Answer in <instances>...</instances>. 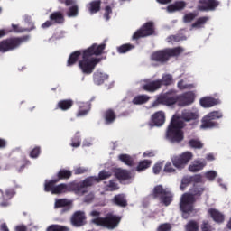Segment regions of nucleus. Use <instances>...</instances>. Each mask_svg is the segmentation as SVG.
Instances as JSON below:
<instances>
[{"label": "nucleus", "mask_w": 231, "mask_h": 231, "mask_svg": "<svg viewBox=\"0 0 231 231\" xmlns=\"http://www.w3.org/2000/svg\"><path fill=\"white\" fill-rule=\"evenodd\" d=\"M106 50V43H94L90 47L82 51V60L79 61V68L81 69L84 75H91L97 68V64L102 60L101 58H93L98 57L104 53Z\"/></svg>", "instance_id": "1"}, {"label": "nucleus", "mask_w": 231, "mask_h": 231, "mask_svg": "<svg viewBox=\"0 0 231 231\" xmlns=\"http://www.w3.org/2000/svg\"><path fill=\"white\" fill-rule=\"evenodd\" d=\"M205 192V187L201 185H194L191 193H184L180 197L179 208L181 212L182 219H189L192 216H196V198H199Z\"/></svg>", "instance_id": "2"}, {"label": "nucleus", "mask_w": 231, "mask_h": 231, "mask_svg": "<svg viewBox=\"0 0 231 231\" xmlns=\"http://www.w3.org/2000/svg\"><path fill=\"white\" fill-rule=\"evenodd\" d=\"M183 127H185V122L181 121L180 116H173L166 130L167 140L171 143H181L185 140Z\"/></svg>", "instance_id": "3"}, {"label": "nucleus", "mask_w": 231, "mask_h": 231, "mask_svg": "<svg viewBox=\"0 0 231 231\" xmlns=\"http://www.w3.org/2000/svg\"><path fill=\"white\" fill-rule=\"evenodd\" d=\"M185 50L182 47L166 48L163 50H159L152 53L151 61L156 62L159 66H163L167 64L171 58L180 57V53H183Z\"/></svg>", "instance_id": "4"}, {"label": "nucleus", "mask_w": 231, "mask_h": 231, "mask_svg": "<svg viewBox=\"0 0 231 231\" xmlns=\"http://www.w3.org/2000/svg\"><path fill=\"white\" fill-rule=\"evenodd\" d=\"M30 36L25 35L22 37H11L0 41V53H8V51H14L17 48L21 47V44L27 42Z\"/></svg>", "instance_id": "5"}, {"label": "nucleus", "mask_w": 231, "mask_h": 231, "mask_svg": "<svg viewBox=\"0 0 231 231\" xmlns=\"http://www.w3.org/2000/svg\"><path fill=\"white\" fill-rule=\"evenodd\" d=\"M122 221V217L107 214L106 217H97L91 220L92 225L96 226H103V228H107L108 230H115L120 225Z\"/></svg>", "instance_id": "6"}, {"label": "nucleus", "mask_w": 231, "mask_h": 231, "mask_svg": "<svg viewBox=\"0 0 231 231\" xmlns=\"http://www.w3.org/2000/svg\"><path fill=\"white\" fill-rule=\"evenodd\" d=\"M153 199H159L160 203H162L165 207H169L172 203L174 195L168 189H164L162 185H157L153 188L152 194Z\"/></svg>", "instance_id": "7"}, {"label": "nucleus", "mask_w": 231, "mask_h": 231, "mask_svg": "<svg viewBox=\"0 0 231 231\" xmlns=\"http://www.w3.org/2000/svg\"><path fill=\"white\" fill-rule=\"evenodd\" d=\"M97 181L98 179H97V177L90 176L86 178L83 181L69 183V192H76V194H86V192H88L86 189H88V187H93Z\"/></svg>", "instance_id": "8"}, {"label": "nucleus", "mask_w": 231, "mask_h": 231, "mask_svg": "<svg viewBox=\"0 0 231 231\" xmlns=\"http://www.w3.org/2000/svg\"><path fill=\"white\" fill-rule=\"evenodd\" d=\"M57 183H59V180H56V179H52L49 181L46 180L44 184V191L51 192L55 195L69 192V184L61 183L57 185Z\"/></svg>", "instance_id": "9"}, {"label": "nucleus", "mask_w": 231, "mask_h": 231, "mask_svg": "<svg viewBox=\"0 0 231 231\" xmlns=\"http://www.w3.org/2000/svg\"><path fill=\"white\" fill-rule=\"evenodd\" d=\"M223 116L221 111H213L205 116L201 120V129H216L219 127V123L216 120H219Z\"/></svg>", "instance_id": "10"}, {"label": "nucleus", "mask_w": 231, "mask_h": 231, "mask_svg": "<svg viewBox=\"0 0 231 231\" xmlns=\"http://www.w3.org/2000/svg\"><path fill=\"white\" fill-rule=\"evenodd\" d=\"M178 102V96H176V91L170 90L162 95H160L156 100L153 102V107L160 106H174Z\"/></svg>", "instance_id": "11"}, {"label": "nucleus", "mask_w": 231, "mask_h": 231, "mask_svg": "<svg viewBox=\"0 0 231 231\" xmlns=\"http://www.w3.org/2000/svg\"><path fill=\"white\" fill-rule=\"evenodd\" d=\"M154 35V22L145 23L139 30H137L132 36L133 41H138L143 37H151Z\"/></svg>", "instance_id": "12"}, {"label": "nucleus", "mask_w": 231, "mask_h": 231, "mask_svg": "<svg viewBox=\"0 0 231 231\" xmlns=\"http://www.w3.org/2000/svg\"><path fill=\"white\" fill-rule=\"evenodd\" d=\"M192 152H185L180 155H175L171 158V163L179 171L183 170L184 167H187L189 162L192 160Z\"/></svg>", "instance_id": "13"}, {"label": "nucleus", "mask_w": 231, "mask_h": 231, "mask_svg": "<svg viewBox=\"0 0 231 231\" xmlns=\"http://www.w3.org/2000/svg\"><path fill=\"white\" fill-rule=\"evenodd\" d=\"M15 189L8 188L5 191L0 189V207L1 208H6L12 205L10 200L15 196Z\"/></svg>", "instance_id": "14"}, {"label": "nucleus", "mask_w": 231, "mask_h": 231, "mask_svg": "<svg viewBox=\"0 0 231 231\" xmlns=\"http://www.w3.org/2000/svg\"><path fill=\"white\" fill-rule=\"evenodd\" d=\"M217 6H219L217 0H199L197 9L199 12H214Z\"/></svg>", "instance_id": "15"}, {"label": "nucleus", "mask_w": 231, "mask_h": 231, "mask_svg": "<svg viewBox=\"0 0 231 231\" xmlns=\"http://www.w3.org/2000/svg\"><path fill=\"white\" fill-rule=\"evenodd\" d=\"M60 5L70 6L66 12L68 17H77L79 15V5L77 0H58Z\"/></svg>", "instance_id": "16"}, {"label": "nucleus", "mask_w": 231, "mask_h": 231, "mask_svg": "<svg viewBox=\"0 0 231 231\" xmlns=\"http://www.w3.org/2000/svg\"><path fill=\"white\" fill-rule=\"evenodd\" d=\"M194 92L189 91L182 95L177 96V103L180 107H185V106H190L194 102Z\"/></svg>", "instance_id": "17"}, {"label": "nucleus", "mask_w": 231, "mask_h": 231, "mask_svg": "<svg viewBox=\"0 0 231 231\" xmlns=\"http://www.w3.org/2000/svg\"><path fill=\"white\" fill-rule=\"evenodd\" d=\"M163 124H165V112L158 111L151 116L150 125L152 127H162Z\"/></svg>", "instance_id": "18"}, {"label": "nucleus", "mask_w": 231, "mask_h": 231, "mask_svg": "<svg viewBox=\"0 0 231 231\" xmlns=\"http://www.w3.org/2000/svg\"><path fill=\"white\" fill-rule=\"evenodd\" d=\"M70 221L73 226H84L86 225V213L84 211H76L72 215Z\"/></svg>", "instance_id": "19"}, {"label": "nucleus", "mask_w": 231, "mask_h": 231, "mask_svg": "<svg viewBox=\"0 0 231 231\" xmlns=\"http://www.w3.org/2000/svg\"><path fill=\"white\" fill-rule=\"evenodd\" d=\"M208 214L210 216L214 223H217V225H223V223H225V214L219 211V209L211 208L208 210Z\"/></svg>", "instance_id": "20"}, {"label": "nucleus", "mask_w": 231, "mask_h": 231, "mask_svg": "<svg viewBox=\"0 0 231 231\" xmlns=\"http://www.w3.org/2000/svg\"><path fill=\"white\" fill-rule=\"evenodd\" d=\"M114 174L116 178V180H118V181H120V182L127 181L133 178V173H131V171L124 170L121 168L116 169L115 171Z\"/></svg>", "instance_id": "21"}, {"label": "nucleus", "mask_w": 231, "mask_h": 231, "mask_svg": "<svg viewBox=\"0 0 231 231\" xmlns=\"http://www.w3.org/2000/svg\"><path fill=\"white\" fill-rule=\"evenodd\" d=\"M161 88L162 81H160V79L148 81L142 87L143 91H147L148 93H154L155 91H158V89H160Z\"/></svg>", "instance_id": "22"}, {"label": "nucleus", "mask_w": 231, "mask_h": 231, "mask_svg": "<svg viewBox=\"0 0 231 231\" xmlns=\"http://www.w3.org/2000/svg\"><path fill=\"white\" fill-rule=\"evenodd\" d=\"M103 120L106 125H111L116 121V112L113 108H108L103 112Z\"/></svg>", "instance_id": "23"}, {"label": "nucleus", "mask_w": 231, "mask_h": 231, "mask_svg": "<svg viewBox=\"0 0 231 231\" xmlns=\"http://www.w3.org/2000/svg\"><path fill=\"white\" fill-rule=\"evenodd\" d=\"M199 103L202 107L208 108L221 104V100L216 99L212 97H205L200 99Z\"/></svg>", "instance_id": "24"}, {"label": "nucleus", "mask_w": 231, "mask_h": 231, "mask_svg": "<svg viewBox=\"0 0 231 231\" xmlns=\"http://www.w3.org/2000/svg\"><path fill=\"white\" fill-rule=\"evenodd\" d=\"M112 203L116 207H121V208H125V207H127L128 205L127 197L124 193H119L112 199Z\"/></svg>", "instance_id": "25"}, {"label": "nucleus", "mask_w": 231, "mask_h": 231, "mask_svg": "<svg viewBox=\"0 0 231 231\" xmlns=\"http://www.w3.org/2000/svg\"><path fill=\"white\" fill-rule=\"evenodd\" d=\"M50 21L52 22L53 24H63L66 19L64 18V13L60 11H55L51 13L49 16Z\"/></svg>", "instance_id": "26"}, {"label": "nucleus", "mask_w": 231, "mask_h": 231, "mask_svg": "<svg viewBox=\"0 0 231 231\" xmlns=\"http://www.w3.org/2000/svg\"><path fill=\"white\" fill-rule=\"evenodd\" d=\"M180 118L184 120V122H192L199 118V114H198V112H192L191 110H183Z\"/></svg>", "instance_id": "27"}, {"label": "nucleus", "mask_w": 231, "mask_h": 231, "mask_svg": "<svg viewBox=\"0 0 231 231\" xmlns=\"http://www.w3.org/2000/svg\"><path fill=\"white\" fill-rule=\"evenodd\" d=\"M31 162L26 157L22 158L21 160L15 161L14 162V167H15L18 172H23L28 165H30Z\"/></svg>", "instance_id": "28"}, {"label": "nucleus", "mask_w": 231, "mask_h": 231, "mask_svg": "<svg viewBox=\"0 0 231 231\" xmlns=\"http://www.w3.org/2000/svg\"><path fill=\"white\" fill-rule=\"evenodd\" d=\"M205 167H207L206 161H195L189 166V172H199V171H203Z\"/></svg>", "instance_id": "29"}, {"label": "nucleus", "mask_w": 231, "mask_h": 231, "mask_svg": "<svg viewBox=\"0 0 231 231\" xmlns=\"http://www.w3.org/2000/svg\"><path fill=\"white\" fill-rule=\"evenodd\" d=\"M73 99H62L58 102L56 108L61 111H69V109L73 107Z\"/></svg>", "instance_id": "30"}, {"label": "nucleus", "mask_w": 231, "mask_h": 231, "mask_svg": "<svg viewBox=\"0 0 231 231\" xmlns=\"http://www.w3.org/2000/svg\"><path fill=\"white\" fill-rule=\"evenodd\" d=\"M102 6V0H93L88 5V10L90 14H98Z\"/></svg>", "instance_id": "31"}, {"label": "nucleus", "mask_w": 231, "mask_h": 231, "mask_svg": "<svg viewBox=\"0 0 231 231\" xmlns=\"http://www.w3.org/2000/svg\"><path fill=\"white\" fill-rule=\"evenodd\" d=\"M187 6V3L184 1H177L174 4H171L167 6L168 12H178L183 10Z\"/></svg>", "instance_id": "32"}, {"label": "nucleus", "mask_w": 231, "mask_h": 231, "mask_svg": "<svg viewBox=\"0 0 231 231\" xmlns=\"http://www.w3.org/2000/svg\"><path fill=\"white\" fill-rule=\"evenodd\" d=\"M80 55H82V51H76L72 52L67 61V66H75L77 62H79V59H80Z\"/></svg>", "instance_id": "33"}, {"label": "nucleus", "mask_w": 231, "mask_h": 231, "mask_svg": "<svg viewBox=\"0 0 231 231\" xmlns=\"http://www.w3.org/2000/svg\"><path fill=\"white\" fill-rule=\"evenodd\" d=\"M93 78H94L95 84H97V86H100L104 84L105 80H107V79H109V76L100 71H96L93 75Z\"/></svg>", "instance_id": "34"}, {"label": "nucleus", "mask_w": 231, "mask_h": 231, "mask_svg": "<svg viewBox=\"0 0 231 231\" xmlns=\"http://www.w3.org/2000/svg\"><path fill=\"white\" fill-rule=\"evenodd\" d=\"M73 176V172L69 170L60 169L57 173L56 180L60 181V180H69Z\"/></svg>", "instance_id": "35"}, {"label": "nucleus", "mask_w": 231, "mask_h": 231, "mask_svg": "<svg viewBox=\"0 0 231 231\" xmlns=\"http://www.w3.org/2000/svg\"><path fill=\"white\" fill-rule=\"evenodd\" d=\"M151 97L147 95H139L134 97L132 103L134 106H142L143 104H147Z\"/></svg>", "instance_id": "36"}, {"label": "nucleus", "mask_w": 231, "mask_h": 231, "mask_svg": "<svg viewBox=\"0 0 231 231\" xmlns=\"http://www.w3.org/2000/svg\"><path fill=\"white\" fill-rule=\"evenodd\" d=\"M118 160L128 167H133V165H134V159H133L129 154L122 153L118 156Z\"/></svg>", "instance_id": "37"}, {"label": "nucleus", "mask_w": 231, "mask_h": 231, "mask_svg": "<svg viewBox=\"0 0 231 231\" xmlns=\"http://www.w3.org/2000/svg\"><path fill=\"white\" fill-rule=\"evenodd\" d=\"M152 164V161H150L147 159L140 161L135 171H137V172H143V171H146V169H149V167H151Z\"/></svg>", "instance_id": "38"}, {"label": "nucleus", "mask_w": 231, "mask_h": 231, "mask_svg": "<svg viewBox=\"0 0 231 231\" xmlns=\"http://www.w3.org/2000/svg\"><path fill=\"white\" fill-rule=\"evenodd\" d=\"M56 208H62L63 207H68V208L65 210H69L71 208V201L68 199H60L56 200L55 202Z\"/></svg>", "instance_id": "39"}, {"label": "nucleus", "mask_w": 231, "mask_h": 231, "mask_svg": "<svg viewBox=\"0 0 231 231\" xmlns=\"http://www.w3.org/2000/svg\"><path fill=\"white\" fill-rule=\"evenodd\" d=\"M134 45L131 43H125L119 47H117L118 53H127V51H131V50H134Z\"/></svg>", "instance_id": "40"}, {"label": "nucleus", "mask_w": 231, "mask_h": 231, "mask_svg": "<svg viewBox=\"0 0 231 231\" xmlns=\"http://www.w3.org/2000/svg\"><path fill=\"white\" fill-rule=\"evenodd\" d=\"M159 82H161L162 86H171L172 84V75L171 74H164L162 78V79H159Z\"/></svg>", "instance_id": "41"}, {"label": "nucleus", "mask_w": 231, "mask_h": 231, "mask_svg": "<svg viewBox=\"0 0 231 231\" xmlns=\"http://www.w3.org/2000/svg\"><path fill=\"white\" fill-rule=\"evenodd\" d=\"M208 21V17L202 16L199 17L194 23H192V28H201L204 24H207V22Z\"/></svg>", "instance_id": "42"}, {"label": "nucleus", "mask_w": 231, "mask_h": 231, "mask_svg": "<svg viewBox=\"0 0 231 231\" xmlns=\"http://www.w3.org/2000/svg\"><path fill=\"white\" fill-rule=\"evenodd\" d=\"M188 145H189L191 149H203V144L201 143V141L198 139H190L188 143Z\"/></svg>", "instance_id": "43"}, {"label": "nucleus", "mask_w": 231, "mask_h": 231, "mask_svg": "<svg viewBox=\"0 0 231 231\" xmlns=\"http://www.w3.org/2000/svg\"><path fill=\"white\" fill-rule=\"evenodd\" d=\"M89 113V106L88 104H84L83 106H79V109L76 115V116L80 117V116H86Z\"/></svg>", "instance_id": "44"}, {"label": "nucleus", "mask_w": 231, "mask_h": 231, "mask_svg": "<svg viewBox=\"0 0 231 231\" xmlns=\"http://www.w3.org/2000/svg\"><path fill=\"white\" fill-rule=\"evenodd\" d=\"M119 189L118 184L115 180H109V183L105 187V190L107 192H115V190Z\"/></svg>", "instance_id": "45"}, {"label": "nucleus", "mask_w": 231, "mask_h": 231, "mask_svg": "<svg viewBox=\"0 0 231 231\" xmlns=\"http://www.w3.org/2000/svg\"><path fill=\"white\" fill-rule=\"evenodd\" d=\"M199 225H198V222L195 220H190L186 225V231H199Z\"/></svg>", "instance_id": "46"}, {"label": "nucleus", "mask_w": 231, "mask_h": 231, "mask_svg": "<svg viewBox=\"0 0 231 231\" xmlns=\"http://www.w3.org/2000/svg\"><path fill=\"white\" fill-rule=\"evenodd\" d=\"M112 174L110 171H101L98 174V177H97V183H100V181H103V180H107L111 178Z\"/></svg>", "instance_id": "47"}, {"label": "nucleus", "mask_w": 231, "mask_h": 231, "mask_svg": "<svg viewBox=\"0 0 231 231\" xmlns=\"http://www.w3.org/2000/svg\"><path fill=\"white\" fill-rule=\"evenodd\" d=\"M46 231H69V228L60 225H51Z\"/></svg>", "instance_id": "48"}, {"label": "nucleus", "mask_w": 231, "mask_h": 231, "mask_svg": "<svg viewBox=\"0 0 231 231\" xmlns=\"http://www.w3.org/2000/svg\"><path fill=\"white\" fill-rule=\"evenodd\" d=\"M14 32L16 33H23V32H32V30H35V25H32L30 29H23L19 27V25L13 24L12 25Z\"/></svg>", "instance_id": "49"}, {"label": "nucleus", "mask_w": 231, "mask_h": 231, "mask_svg": "<svg viewBox=\"0 0 231 231\" xmlns=\"http://www.w3.org/2000/svg\"><path fill=\"white\" fill-rule=\"evenodd\" d=\"M190 183H192V179L191 177H184L181 180V184H180V189L181 190H185L186 187H189V185H190Z\"/></svg>", "instance_id": "50"}, {"label": "nucleus", "mask_w": 231, "mask_h": 231, "mask_svg": "<svg viewBox=\"0 0 231 231\" xmlns=\"http://www.w3.org/2000/svg\"><path fill=\"white\" fill-rule=\"evenodd\" d=\"M41 155V148L40 146H36L34 147L32 150H31L29 156L30 158H39V156Z\"/></svg>", "instance_id": "51"}, {"label": "nucleus", "mask_w": 231, "mask_h": 231, "mask_svg": "<svg viewBox=\"0 0 231 231\" xmlns=\"http://www.w3.org/2000/svg\"><path fill=\"white\" fill-rule=\"evenodd\" d=\"M174 164H171V162H166L165 166H164V169H163V171L168 173V174H171L172 172H176V169L174 168L173 166Z\"/></svg>", "instance_id": "52"}, {"label": "nucleus", "mask_w": 231, "mask_h": 231, "mask_svg": "<svg viewBox=\"0 0 231 231\" xmlns=\"http://www.w3.org/2000/svg\"><path fill=\"white\" fill-rule=\"evenodd\" d=\"M205 177L207 178V180H208V181H214V180L217 178V172L214 171H207Z\"/></svg>", "instance_id": "53"}, {"label": "nucleus", "mask_w": 231, "mask_h": 231, "mask_svg": "<svg viewBox=\"0 0 231 231\" xmlns=\"http://www.w3.org/2000/svg\"><path fill=\"white\" fill-rule=\"evenodd\" d=\"M80 143H81L80 135L76 134L72 138L70 145H71V147H80Z\"/></svg>", "instance_id": "54"}, {"label": "nucleus", "mask_w": 231, "mask_h": 231, "mask_svg": "<svg viewBox=\"0 0 231 231\" xmlns=\"http://www.w3.org/2000/svg\"><path fill=\"white\" fill-rule=\"evenodd\" d=\"M111 14H113V9L111 6L106 5L105 7L104 19H106V21H109V19H111V16H109Z\"/></svg>", "instance_id": "55"}, {"label": "nucleus", "mask_w": 231, "mask_h": 231, "mask_svg": "<svg viewBox=\"0 0 231 231\" xmlns=\"http://www.w3.org/2000/svg\"><path fill=\"white\" fill-rule=\"evenodd\" d=\"M181 41V36L180 34L170 35L167 37V42H180Z\"/></svg>", "instance_id": "56"}, {"label": "nucleus", "mask_w": 231, "mask_h": 231, "mask_svg": "<svg viewBox=\"0 0 231 231\" xmlns=\"http://www.w3.org/2000/svg\"><path fill=\"white\" fill-rule=\"evenodd\" d=\"M197 14L195 13H189L184 15V23H192L196 19Z\"/></svg>", "instance_id": "57"}, {"label": "nucleus", "mask_w": 231, "mask_h": 231, "mask_svg": "<svg viewBox=\"0 0 231 231\" xmlns=\"http://www.w3.org/2000/svg\"><path fill=\"white\" fill-rule=\"evenodd\" d=\"M191 178V183H203V176L201 174H196L193 176H190Z\"/></svg>", "instance_id": "58"}, {"label": "nucleus", "mask_w": 231, "mask_h": 231, "mask_svg": "<svg viewBox=\"0 0 231 231\" xmlns=\"http://www.w3.org/2000/svg\"><path fill=\"white\" fill-rule=\"evenodd\" d=\"M171 224H162L157 228V231H171Z\"/></svg>", "instance_id": "59"}, {"label": "nucleus", "mask_w": 231, "mask_h": 231, "mask_svg": "<svg viewBox=\"0 0 231 231\" xmlns=\"http://www.w3.org/2000/svg\"><path fill=\"white\" fill-rule=\"evenodd\" d=\"M85 172H88V169L84 167H78L74 170V174L79 175V174H85Z\"/></svg>", "instance_id": "60"}, {"label": "nucleus", "mask_w": 231, "mask_h": 231, "mask_svg": "<svg viewBox=\"0 0 231 231\" xmlns=\"http://www.w3.org/2000/svg\"><path fill=\"white\" fill-rule=\"evenodd\" d=\"M162 167H163V164L162 162H158V163L154 164L153 172L155 174H158L159 172L162 171Z\"/></svg>", "instance_id": "61"}, {"label": "nucleus", "mask_w": 231, "mask_h": 231, "mask_svg": "<svg viewBox=\"0 0 231 231\" xmlns=\"http://www.w3.org/2000/svg\"><path fill=\"white\" fill-rule=\"evenodd\" d=\"M179 89H189V86L188 84H185V81L183 79L180 80L177 84Z\"/></svg>", "instance_id": "62"}, {"label": "nucleus", "mask_w": 231, "mask_h": 231, "mask_svg": "<svg viewBox=\"0 0 231 231\" xmlns=\"http://www.w3.org/2000/svg\"><path fill=\"white\" fill-rule=\"evenodd\" d=\"M15 231H28V227L25 225H18L15 226Z\"/></svg>", "instance_id": "63"}, {"label": "nucleus", "mask_w": 231, "mask_h": 231, "mask_svg": "<svg viewBox=\"0 0 231 231\" xmlns=\"http://www.w3.org/2000/svg\"><path fill=\"white\" fill-rule=\"evenodd\" d=\"M50 26H53V22L51 20H48L42 24V28L43 29L50 28Z\"/></svg>", "instance_id": "64"}]
</instances>
